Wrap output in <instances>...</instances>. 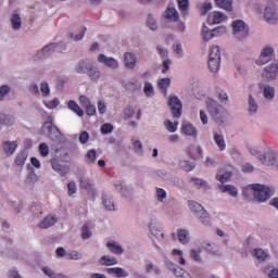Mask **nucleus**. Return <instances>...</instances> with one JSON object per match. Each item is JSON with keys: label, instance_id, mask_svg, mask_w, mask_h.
I'll return each mask as SVG.
<instances>
[{"label": "nucleus", "instance_id": "2f4dec72", "mask_svg": "<svg viewBox=\"0 0 278 278\" xmlns=\"http://www.w3.org/2000/svg\"><path fill=\"white\" fill-rule=\"evenodd\" d=\"M178 1V8L181 12V14H184V16L188 15V8L190 5V3L188 2V0H177Z\"/></svg>", "mask_w": 278, "mask_h": 278}, {"label": "nucleus", "instance_id": "4468645a", "mask_svg": "<svg viewBox=\"0 0 278 278\" xmlns=\"http://www.w3.org/2000/svg\"><path fill=\"white\" fill-rule=\"evenodd\" d=\"M58 223V218L55 216L48 215L39 224L40 229H49V227H53Z\"/></svg>", "mask_w": 278, "mask_h": 278}, {"label": "nucleus", "instance_id": "5701e85b", "mask_svg": "<svg viewBox=\"0 0 278 278\" xmlns=\"http://www.w3.org/2000/svg\"><path fill=\"white\" fill-rule=\"evenodd\" d=\"M67 106L70 108V110H72V112L77 114V116H84V110H81V108L79 106V104H77V102H75V100H71Z\"/></svg>", "mask_w": 278, "mask_h": 278}, {"label": "nucleus", "instance_id": "4c0bfd02", "mask_svg": "<svg viewBox=\"0 0 278 278\" xmlns=\"http://www.w3.org/2000/svg\"><path fill=\"white\" fill-rule=\"evenodd\" d=\"M46 108H48V110H55V108H58V105H60V99L54 98L51 101H45L43 102Z\"/></svg>", "mask_w": 278, "mask_h": 278}, {"label": "nucleus", "instance_id": "6e6d98bb", "mask_svg": "<svg viewBox=\"0 0 278 278\" xmlns=\"http://www.w3.org/2000/svg\"><path fill=\"white\" fill-rule=\"evenodd\" d=\"M190 257H191V260H194V262H201V252H199L197 250H191Z\"/></svg>", "mask_w": 278, "mask_h": 278}, {"label": "nucleus", "instance_id": "ddd939ff", "mask_svg": "<svg viewBox=\"0 0 278 278\" xmlns=\"http://www.w3.org/2000/svg\"><path fill=\"white\" fill-rule=\"evenodd\" d=\"M108 275H113V277H128V273L125 271V269L121 268V267H112V268H108L106 269Z\"/></svg>", "mask_w": 278, "mask_h": 278}, {"label": "nucleus", "instance_id": "0eeeda50", "mask_svg": "<svg viewBox=\"0 0 278 278\" xmlns=\"http://www.w3.org/2000/svg\"><path fill=\"white\" fill-rule=\"evenodd\" d=\"M58 49V43H49L43 47L41 51L37 52L35 60H42V58H49Z\"/></svg>", "mask_w": 278, "mask_h": 278}, {"label": "nucleus", "instance_id": "e433bc0d", "mask_svg": "<svg viewBox=\"0 0 278 278\" xmlns=\"http://www.w3.org/2000/svg\"><path fill=\"white\" fill-rule=\"evenodd\" d=\"M257 112V103L255 102V99H253V96H249V113L255 114Z\"/></svg>", "mask_w": 278, "mask_h": 278}, {"label": "nucleus", "instance_id": "dca6fc26", "mask_svg": "<svg viewBox=\"0 0 278 278\" xmlns=\"http://www.w3.org/2000/svg\"><path fill=\"white\" fill-rule=\"evenodd\" d=\"M213 138L219 151H225V149H227V143L225 142V137L223 135H218V132H214Z\"/></svg>", "mask_w": 278, "mask_h": 278}, {"label": "nucleus", "instance_id": "0e129e2a", "mask_svg": "<svg viewBox=\"0 0 278 278\" xmlns=\"http://www.w3.org/2000/svg\"><path fill=\"white\" fill-rule=\"evenodd\" d=\"M210 53H213L215 56L218 58V60H220V48L218 46H212Z\"/></svg>", "mask_w": 278, "mask_h": 278}, {"label": "nucleus", "instance_id": "a18cd8bd", "mask_svg": "<svg viewBox=\"0 0 278 278\" xmlns=\"http://www.w3.org/2000/svg\"><path fill=\"white\" fill-rule=\"evenodd\" d=\"M39 153L42 157H47L49 155V146L47 143L39 144Z\"/></svg>", "mask_w": 278, "mask_h": 278}, {"label": "nucleus", "instance_id": "4d7b16f0", "mask_svg": "<svg viewBox=\"0 0 278 278\" xmlns=\"http://www.w3.org/2000/svg\"><path fill=\"white\" fill-rule=\"evenodd\" d=\"M86 108V113L88 114V116H94V114H97V108L94 105H92L91 103Z\"/></svg>", "mask_w": 278, "mask_h": 278}, {"label": "nucleus", "instance_id": "052dcab7", "mask_svg": "<svg viewBox=\"0 0 278 278\" xmlns=\"http://www.w3.org/2000/svg\"><path fill=\"white\" fill-rule=\"evenodd\" d=\"M80 188L84 190H92V184L86 179H80Z\"/></svg>", "mask_w": 278, "mask_h": 278}, {"label": "nucleus", "instance_id": "f3484780", "mask_svg": "<svg viewBox=\"0 0 278 278\" xmlns=\"http://www.w3.org/2000/svg\"><path fill=\"white\" fill-rule=\"evenodd\" d=\"M18 147V143L16 141L10 142L5 141L3 143V150L7 155H12L16 151V148Z\"/></svg>", "mask_w": 278, "mask_h": 278}, {"label": "nucleus", "instance_id": "79ce46f5", "mask_svg": "<svg viewBox=\"0 0 278 278\" xmlns=\"http://www.w3.org/2000/svg\"><path fill=\"white\" fill-rule=\"evenodd\" d=\"M10 86L2 85L0 86V101H3L5 99V96L10 94Z\"/></svg>", "mask_w": 278, "mask_h": 278}, {"label": "nucleus", "instance_id": "1a4fd4ad", "mask_svg": "<svg viewBox=\"0 0 278 278\" xmlns=\"http://www.w3.org/2000/svg\"><path fill=\"white\" fill-rule=\"evenodd\" d=\"M187 153L191 160H199V157H203V149H201V147H194V144L188 147Z\"/></svg>", "mask_w": 278, "mask_h": 278}, {"label": "nucleus", "instance_id": "bb28decb", "mask_svg": "<svg viewBox=\"0 0 278 278\" xmlns=\"http://www.w3.org/2000/svg\"><path fill=\"white\" fill-rule=\"evenodd\" d=\"M253 257H256V260H258L260 262H264V260H266V257H268V253H266V251L262 250V249H255L252 252Z\"/></svg>", "mask_w": 278, "mask_h": 278}, {"label": "nucleus", "instance_id": "a878e982", "mask_svg": "<svg viewBox=\"0 0 278 278\" xmlns=\"http://www.w3.org/2000/svg\"><path fill=\"white\" fill-rule=\"evenodd\" d=\"M277 71H265L262 74L264 81H274V79H277Z\"/></svg>", "mask_w": 278, "mask_h": 278}, {"label": "nucleus", "instance_id": "f257e3e1", "mask_svg": "<svg viewBox=\"0 0 278 278\" xmlns=\"http://www.w3.org/2000/svg\"><path fill=\"white\" fill-rule=\"evenodd\" d=\"M206 108L208 114L219 124L225 123V118H227V110L223 108V105L218 104V102L214 100H208L206 102Z\"/></svg>", "mask_w": 278, "mask_h": 278}, {"label": "nucleus", "instance_id": "b1692460", "mask_svg": "<svg viewBox=\"0 0 278 278\" xmlns=\"http://www.w3.org/2000/svg\"><path fill=\"white\" fill-rule=\"evenodd\" d=\"M174 275L177 278H193L186 269H184L179 266H176L174 268Z\"/></svg>", "mask_w": 278, "mask_h": 278}, {"label": "nucleus", "instance_id": "774afa93", "mask_svg": "<svg viewBox=\"0 0 278 278\" xmlns=\"http://www.w3.org/2000/svg\"><path fill=\"white\" fill-rule=\"evenodd\" d=\"M269 278H278V269H271L268 274Z\"/></svg>", "mask_w": 278, "mask_h": 278}, {"label": "nucleus", "instance_id": "7c9ffc66", "mask_svg": "<svg viewBox=\"0 0 278 278\" xmlns=\"http://www.w3.org/2000/svg\"><path fill=\"white\" fill-rule=\"evenodd\" d=\"M87 164H94L97 162V150L91 149L86 154Z\"/></svg>", "mask_w": 278, "mask_h": 278}, {"label": "nucleus", "instance_id": "338daca9", "mask_svg": "<svg viewBox=\"0 0 278 278\" xmlns=\"http://www.w3.org/2000/svg\"><path fill=\"white\" fill-rule=\"evenodd\" d=\"M67 257L70 260H81V254L77 251H73L67 254Z\"/></svg>", "mask_w": 278, "mask_h": 278}, {"label": "nucleus", "instance_id": "7ed1b4c3", "mask_svg": "<svg viewBox=\"0 0 278 278\" xmlns=\"http://www.w3.org/2000/svg\"><path fill=\"white\" fill-rule=\"evenodd\" d=\"M249 188L253 190L254 199H256V201L264 203V201L270 199V188L260 184H253Z\"/></svg>", "mask_w": 278, "mask_h": 278}, {"label": "nucleus", "instance_id": "09e8293b", "mask_svg": "<svg viewBox=\"0 0 278 278\" xmlns=\"http://www.w3.org/2000/svg\"><path fill=\"white\" fill-rule=\"evenodd\" d=\"M155 273V275H160V268L155 267L153 263H149L146 265V273Z\"/></svg>", "mask_w": 278, "mask_h": 278}, {"label": "nucleus", "instance_id": "9d476101", "mask_svg": "<svg viewBox=\"0 0 278 278\" xmlns=\"http://www.w3.org/2000/svg\"><path fill=\"white\" fill-rule=\"evenodd\" d=\"M264 18L266 23H269V25H275L277 23V12L267 7L265 9Z\"/></svg>", "mask_w": 278, "mask_h": 278}, {"label": "nucleus", "instance_id": "6e6552de", "mask_svg": "<svg viewBox=\"0 0 278 278\" xmlns=\"http://www.w3.org/2000/svg\"><path fill=\"white\" fill-rule=\"evenodd\" d=\"M98 62L104 64V66H109V68H118V62L115 61L114 58H110L105 54H100L98 56Z\"/></svg>", "mask_w": 278, "mask_h": 278}, {"label": "nucleus", "instance_id": "423d86ee", "mask_svg": "<svg viewBox=\"0 0 278 278\" xmlns=\"http://www.w3.org/2000/svg\"><path fill=\"white\" fill-rule=\"evenodd\" d=\"M275 53V49L273 47L266 46L263 48L261 55L258 56L256 64L264 65L267 64L268 60H270V56Z\"/></svg>", "mask_w": 278, "mask_h": 278}, {"label": "nucleus", "instance_id": "6ab92c4d", "mask_svg": "<svg viewBox=\"0 0 278 278\" xmlns=\"http://www.w3.org/2000/svg\"><path fill=\"white\" fill-rule=\"evenodd\" d=\"M177 237L180 244H188V242H190V232L186 229H180Z\"/></svg>", "mask_w": 278, "mask_h": 278}, {"label": "nucleus", "instance_id": "c756f323", "mask_svg": "<svg viewBox=\"0 0 278 278\" xmlns=\"http://www.w3.org/2000/svg\"><path fill=\"white\" fill-rule=\"evenodd\" d=\"M227 21V16L225 13L215 12L213 15V23L214 25H220V23H225Z\"/></svg>", "mask_w": 278, "mask_h": 278}, {"label": "nucleus", "instance_id": "aec40b11", "mask_svg": "<svg viewBox=\"0 0 278 278\" xmlns=\"http://www.w3.org/2000/svg\"><path fill=\"white\" fill-rule=\"evenodd\" d=\"M101 266H116L118 260L116 257L104 255L100 258Z\"/></svg>", "mask_w": 278, "mask_h": 278}, {"label": "nucleus", "instance_id": "69168bd1", "mask_svg": "<svg viewBox=\"0 0 278 278\" xmlns=\"http://www.w3.org/2000/svg\"><path fill=\"white\" fill-rule=\"evenodd\" d=\"M79 103L84 108H87V105H90V99L88 97H86V96H80L79 97Z\"/></svg>", "mask_w": 278, "mask_h": 278}, {"label": "nucleus", "instance_id": "393cba45", "mask_svg": "<svg viewBox=\"0 0 278 278\" xmlns=\"http://www.w3.org/2000/svg\"><path fill=\"white\" fill-rule=\"evenodd\" d=\"M108 249L111 251V253H114L115 255H123V248L119 247L115 242H109L106 243Z\"/></svg>", "mask_w": 278, "mask_h": 278}, {"label": "nucleus", "instance_id": "cd10ccee", "mask_svg": "<svg viewBox=\"0 0 278 278\" xmlns=\"http://www.w3.org/2000/svg\"><path fill=\"white\" fill-rule=\"evenodd\" d=\"M202 36L204 40H212V38H216V35L213 30H210V28H207V26H203L202 27Z\"/></svg>", "mask_w": 278, "mask_h": 278}, {"label": "nucleus", "instance_id": "680f3d73", "mask_svg": "<svg viewBox=\"0 0 278 278\" xmlns=\"http://www.w3.org/2000/svg\"><path fill=\"white\" fill-rule=\"evenodd\" d=\"M84 36H86V27H83L78 35L72 34L71 38H73V40H83Z\"/></svg>", "mask_w": 278, "mask_h": 278}, {"label": "nucleus", "instance_id": "4be33fe9", "mask_svg": "<svg viewBox=\"0 0 278 278\" xmlns=\"http://www.w3.org/2000/svg\"><path fill=\"white\" fill-rule=\"evenodd\" d=\"M219 188L222 192H228L230 197H238V189L232 185H220Z\"/></svg>", "mask_w": 278, "mask_h": 278}, {"label": "nucleus", "instance_id": "f8f14e48", "mask_svg": "<svg viewBox=\"0 0 278 278\" xmlns=\"http://www.w3.org/2000/svg\"><path fill=\"white\" fill-rule=\"evenodd\" d=\"M124 62H125L126 68H135V66H136V54H134L131 52H126L124 54Z\"/></svg>", "mask_w": 278, "mask_h": 278}, {"label": "nucleus", "instance_id": "603ef678", "mask_svg": "<svg viewBox=\"0 0 278 278\" xmlns=\"http://www.w3.org/2000/svg\"><path fill=\"white\" fill-rule=\"evenodd\" d=\"M181 166L184 170H186L187 173H190V170H194V164H191L190 161H184L181 163Z\"/></svg>", "mask_w": 278, "mask_h": 278}, {"label": "nucleus", "instance_id": "c9c22d12", "mask_svg": "<svg viewBox=\"0 0 278 278\" xmlns=\"http://www.w3.org/2000/svg\"><path fill=\"white\" fill-rule=\"evenodd\" d=\"M11 23H12V28L13 29H21V25H22L21 15L14 14L11 17Z\"/></svg>", "mask_w": 278, "mask_h": 278}, {"label": "nucleus", "instance_id": "39448f33", "mask_svg": "<svg viewBox=\"0 0 278 278\" xmlns=\"http://www.w3.org/2000/svg\"><path fill=\"white\" fill-rule=\"evenodd\" d=\"M168 106L174 118H181V112L184 111V106L181 104V100L177 97H172L168 100Z\"/></svg>", "mask_w": 278, "mask_h": 278}, {"label": "nucleus", "instance_id": "a19ab883", "mask_svg": "<svg viewBox=\"0 0 278 278\" xmlns=\"http://www.w3.org/2000/svg\"><path fill=\"white\" fill-rule=\"evenodd\" d=\"M27 160V154H25V152H21L17 154V156L15 157V164L17 166H23V164H25V161Z\"/></svg>", "mask_w": 278, "mask_h": 278}, {"label": "nucleus", "instance_id": "f03ea898", "mask_svg": "<svg viewBox=\"0 0 278 278\" xmlns=\"http://www.w3.org/2000/svg\"><path fill=\"white\" fill-rule=\"evenodd\" d=\"M188 203L190 211L198 216L201 223L203 225H210V215L207 214V211H205V208L194 200H190Z\"/></svg>", "mask_w": 278, "mask_h": 278}, {"label": "nucleus", "instance_id": "58836bf2", "mask_svg": "<svg viewBox=\"0 0 278 278\" xmlns=\"http://www.w3.org/2000/svg\"><path fill=\"white\" fill-rule=\"evenodd\" d=\"M40 91L42 97H49V94H51V89L49 88V83L43 81L40 85Z\"/></svg>", "mask_w": 278, "mask_h": 278}, {"label": "nucleus", "instance_id": "72a5a7b5", "mask_svg": "<svg viewBox=\"0 0 278 278\" xmlns=\"http://www.w3.org/2000/svg\"><path fill=\"white\" fill-rule=\"evenodd\" d=\"M42 273L47 275V277L50 278H62L64 277L62 274H56L51 267H42Z\"/></svg>", "mask_w": 278, "mask_h": 278}, {"label": "nucleus", "instance_id": "de8ad7c7", "mask_svg": "<svg viewBox=\"0 0 278 278\" xmlns=\"http://www.w3.org/2000/svg\"><path fill=\"white\" fill-rule=\"evenodd\" d=\"M191 184H193L194 188H203L206 185L205 180L201 178H191Z\"/></svg>", "mask_w": 278, "mask_h": 278}, {"label": "nucleus", "instance_id": "c85d7f7f", "mask_svg": "<svg viewBox=\"0 0 278 278\" xmlns=\"http://www.w3.org/2000/svg\"><path fill=\"white\" fill-rule=\"evenodd\" d=\"M169 86H170V78H162L161 80H159V88L160 90H163V93L165 97Z\"/></svg>", "mask_w": 278, "mask_h": 278}, {"label": "nucleus", "instance_id": "f704fd0d", "mask_svg": "<svg viewBox=\"0 0 278 278\" xmlns=\"http://www.w3.org/2000/svg\"><path fill=\"white\" fill-rule=\"evenodd\" d=\"M83 240H88L92 238V231L90 230V225L85 224L83 226V232H81Z\"/></svg>", "mask_w": 278, "mask_h": 278}, {"label": "nucleus", "instance_id": "3c124183", "mask_svg": "<svg viewBox=\"0 0 278 278\" xmlns=\"http://www.w3.org/2000/svg\"><path fill=\"white\" fill-rule=\"evenodd\" d=\"M220 184H227L231 179V172H226L218 177Z\"/></svg>", "mask_w": 278, "mask_h": 278}, {"label": "nucleus", "instance_id": "bf43d9fd", "mask_svg": "<svg viewBox=\"0 0 278 278\" xmlns=\"http://www.w3.org/2000/svg\"><path fill=\"white\" fill-rule=\"evenodd\" d=\"M88 140H90V135L88 134V131H83L79 136V141L81 142V144H86Z\"/></svg>", "mask_w": 278, "mask_h": 278}, {"label": "nucleus", "instance_id": "13d9d810", "mask_svg": "<svg viewBox=\"0 0 278 278\" xmlns=\"http://www.w3.org/2000/svg\"><path fill=\"white\" fill-rule=\"evenodd\" d=\"M156 197H157V200L161 201V203H162V201H164V199H166V191L162 188H159L156 190Z\"/></svg>", "mask_w": 278, "mask_h": 278}, {"label": "nucleus", "instance_id": "20e7f679", "mask_svg": "<svg viewBox=\"0 0 278 278\" xmlns=\"http://www.w3.org/2000/svg\"><path fill=\"white\" fill-rule=\"evenodd\" d=\"M232 31L239 40H242V38H247L249 36V28H247L244 21L241 20H237L232 23Z\"/></svg>", "mask_w": 278, "mask_h": 278}, {"label": "nucleus", "instance_id": "864d4df0", "mask_svg": "<svg viewBox=\"0 0 278 278\" xmlns=\"http://www.w3.org/2000/svg\"><path fill=\"white\" fill-rule=\"evenodd\" d=\"M147 25L150 29H152V31H155V29H157V24L155 23V20H153V17H151V15H149V17H148Z\"/></svg>", "mask_w": 278, "mask_h": 278}, {"label": "nucleus", "instance_id": "49530a36", "mask_svg": "<svg viewBox=\"0 0 278 278\" xmlns=\"http://www.w3.org/2000/svg\"><path fill=\"white\" fill-rule=\"evenodd\" d=\"M165 126L170 134H175V131H177V123H173L170 119L165 122Z\"/></svg>", "mask_w": 278, "mask_h": 278}, {"label": "nucleus", "instance_id": "c03bdc74", "mask_svg": "<svg viewBox=\"0 0 278 278\" xmlns=\"http://www.w3.org/2000/svg\"><path fill=\"white\" fill-rule=\"evenodd\" d=\"M210 10H212L211 2H205L200 5V12H201L202 16H205V14H207V12H210Z\"/></svg>", "mask_w": 278, "mask_h": 278}, {"label": "nucleus", "instance_id": "ea45409f", "mask_svg": "<svg viewBox=\"0 0 278 278\" xmlns=\"http://www.w3.org/2000/svg\"><path fill=\"white\" fill-rule=\"evenodd\" d=\"M143 92H144L146 97H153V94H155L153 85H151L150 83H146L144 87H143Z\"/></svg>", "mask_w": 278, "mask_h": 278}, {"label": "nucleus", "instance_id": "2eb2a0df", "mask_svg": "<svg viewBox=\"0 0 278 278\" xmlns=\"http://www.w3.org/2000/svg\"><path fill=\"white\" fill-rule=\"evenodd\" d=\"M215 3L218 8H222V10H226L227 12H231L233 10L232 0H215Z\"/></svg>", "mask_w": 278, "mask_h": 278}, {"label": "nucleus", "instance_id": "5fc2aeb1", "mask_svg": "<svg viewBox=\"0 0 278 278\" xmlns=\"http://www.w3.org/2000/svg\"><path fill=\"white\" fill-rule=\"evenodd\" d=\"M67 190H68L70 197H72V194H75V192H77V185L75 184V181H71L70 184H67Z\"/></svg>", "mask_w": 278, "mask_h": 278}, {"label": "nucleus", "instance_id": "412c9836", "mask_svg": "<svg viewBox=\"0 0 278 278\" xmlns=\"http://www.w3.org/2000/svg\"><path fill=\"white\" fill-rule=\"evenodd\" d=\"M182 131L186 134V136H193V138H197V128L192 124H182Z\"/></svg>", "mask_w": 278, "mask_h": 278}, {"label": "nucleus", "instance_id": "a211bd4d", "mask_svg": "<svg viewBox=\"0 0 278 278\" xmlns=\"http://www.w3.org/2000/svg\"><path fill=\"white\" fill-rule=\"evenodd\" d=\"M165 18L168 21H179V12H177V9L175 8H167L165 11Z\"/></svg>", "mask_w": 278, "mask_h": 278}, {"label": "nucleus", "instance_id": "9b49d317", "mask_svg": "<svg viewBox=\"0 0 278 278\" xmlns=\"http://www.w3.org/2000/svg\"><path fill=\"white\" fill-rule=\"evenodd\" d=\"M208 68L210 71H219L220 68V59H218V56H215L214 53H210Z\"/></svg>", "mask_w": 278, "mask_h": 278}, {"label": "nucleus", "instance_id": "473e14b6", "mask_svg": "<svg viewBox=\"0 0 278 278\" xmlns=\"http://www.w3.org/2000/svg\"><path fill=\"white\" fill-rule=\"evenodd\" d=\"M102 201L105 210H109V212H114V202H112L106 194L102 195Z\"/></svg>", "mask_w": 278, "mask_h": 278}, {"label": "nucleus", "instance_id": "37998d69", "mask_svg": "<svg viewBox=\"0 0 278 278\" xmlns=\"http://www.w3.org/2000/svg\"><path fill=\"white\" fill-rule=\"evenodd\" d=\"M264 97L265 99H275V88L273 87H265L264 88Z\"/></svg>", "mask_w": 278, "mask_h": 278}, {"label": "nucleus", "instance_id": "e2e57ef3", "mask_svg": "<svg viewBox=\"0 0 278 278\" xmlns=\"http://www.w3.org/2000/svg\"><path fill=\"white\" fill-rule=\"evenodd\" d=\"M213 31H214L213 34L215 36H223V34L227 33V28L225 26H219V27L213 29Z\"/></svg>", "mask_w": 278, "mask_h": 278}, {"label": "nucleus", "instance_id": "8fccbe9b", "mask_svg": "<svg viewBox=\"0 0 278 278\" xmlns=\"http://www.w3.org/2000/svg\"><path fill=\"white\" fill-rule=\"evenodd\" d=\"M112 131H114V126H112V124H104L101 127V134H112Z\"/></svg>", "mask_w": 278, "mask_h": 278}]
</instances>
